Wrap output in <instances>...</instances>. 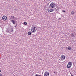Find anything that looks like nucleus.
I'll return each instance as SVG.
<instances>
[{
  "label": "nucleus",
  "mask_w": 76,
  "mask_h": 76,
  "mask_svg": "<svg viewBox=\"0 0 76 76\" xmlns=\"http://www.w3.org/2000/svg\"><path fill=\"white\" fill-rule=\"evenodd\" d=\"M61 60H63L65 59V56L64 55H61Z\"/></svg>",
  "instance_id": "6"
},
{
  "label": "nucleus",
  "mask_w": 76,
  "mask_h": 76,
  "mask_svg": "<svg viewBox=\"0 0 76 76\" xmlns=\"http://www.w3.org/2000/svg\"><path fill=\"white\" fill-rule=\"evenodd\" d=\"M74 13H75V12L74 11L72 12L71 13V15H74Z\"/></svg>",
  "instance_id": "13"
},
{
  "label": "nucleus",
  "mask_w": 76,
  "mask_h": 76,
  "mask_svg": "<svg viewBox=\"0 0 76 76\" xmlns=\"http://www.w3.org/2000/svg\"><path fill=\"white\" fill-rule=\"evenodd\" d=\"M59 20H61V18H59Z\"/></svg>",
  "instance_id": "19"
},
{
  "label": "nucleus",
  "mask_w": 76,
  "mask_h": 76,
  "mask_svg": "<svg viewBox=\"0 0 76 76\" xmlns=\"http://www.w3.org/2000/svg\"><path fill=\"white\" fill-rule=\"evenodd\" d=\"M0 72H1V70H0Z\"/></svg>",
  "instance_id": "23"
},
{
  "label": "nucleus",
  "mask_w": 76,
  "mask_h": 76,
  "mask_svg": "<svg viewBox=\"0 0 76 76\" xmlns=\"http://www.w3.org/2000/svg\"><path fill=\"white\" fill-rule=\"evenodd\" d=\"M0 76H2V74H0Z\"/></svg>",
  "instance_id": "18"
},
{
  "label": "nucleus",
  "mask_w": 76,
  "mask_h": 76,
  "mask_svg": "<svg viewBox=\"0 0 76 76\" xmlns=\"http://www.w3.org/2000/svg\"><path fill=\"white\" fill-rule=\"evenodd\" d=\"M47 11H48V12L50 13V12H53V11H54V9H51L50 10H48Z\"/></svg>",
  "instance_id": "8"
},
{
  "label": "nucleus",
  "mask_w": 76,
  "mask_h": 76,
  "mask_svg": "<svg viewBox=\"0 0 76 76\" xmlns=\"http://www.w3.org/2000/svg\"><path fill=\"white\" fill-rule=\"evenodd\" d=\"M59 60H61V59H60Z\"/></svg>",
  "instance_id": "22"
},
{
  "label": "nucleus",
  "mask_w": 76,
  "mask_h": 76,
  "mask_svg": "<svg viewBox=\"0 0 76 76\" xmlns=\"http://www.w3.org/2000/svg\"><path fill=\"white\" fill-rule=\"evenodd\" d=\"M54 73L55 74L56 73V72H54Z\"/></svg>",
  "instance_id": "24"
},
{
  "label": "nucleus",
  "mask_w": 76,
  "mask_h": 76,
  "mask_svg": "<svg viewBox=\"0 0 76 76\" xmlns=\"http://www.w3.org/2000/svg\"><path fill=\"white\" fill-rule=\"evenodd\" d=\"M11 22H12V23H13L14 25H15V24L16 23V22L15 21V20H12L11 21Z\"/></svg>",
  "instance_id": "9"
},
{
  "label": "nucleus",
  "mask_w": 76,
  "mask_h": 76,
  "mask_svg": "<svg viewBox=\"0 0 76 76\" xmlns=\"http://www.w3.org/2000/svg\"><path fill=\"white\" fill-rule=\"evenodd\" d=\"M71 76H73V75H72V74H71Z\"/></svg>",
  "instance_id": "20"
},
{
  "label": "nucleus",
  "mask_w": 76,
  "mask_h": 76,
  "mask_svg": "<svg viewBox=\"0 0 76 76\" xmlns=\"http://www.w3.org/2000/svg\"><path fill=\"white\" fill-rule=\"evenodd\" d=\"M71 35L72 37H74V34L73 33H72L71 34Z\"/></svg>",
  "instance_id": "12"
},
{
  "label": "nucleus",
  "mask_w": 76,
  "mask_h": 76,
  "mask_svg": "<svg viewBox=\"0 0 76 76\" xmlns=\"http://www.w3.org/2000/svg\"><path fill=\"white\" fill-rule=\"evenodd\" d=\"M63 12H64V13L65 12V10H63Z\"/></svg>",
  "instance_id": "17"
},
{
  "label": "nucleus",
  "mask_w": 76,
  "mask_h": 76,
  "mask_svg": "<svg viewBox=\"0 0 76 76\" xmlns=\"http://www.w3.org/2000/svg\"><path fill=\"white\" fill-rule=\"evenodd\" d=\"M11 19H14V16H11Z\"/></svg>",
  "instance_id": "14"
},
{
  "label": "nucleus",
  "mask_w": 76,
  "mask_h": 76,
  "mask_svg": "<svg viewBox=\"0 0 76 76\" xmlns=\"http://www.w3.org/2000/svg\"><path fill=\"white\" fill-rule=\"evenodd\" d=\"M6 31L8 32H9V33L13 32V28L12 26H10L9 28L8 29L6 30Z\"/></svg>",
  "instance_id": "1"
},
{
  "label": "nucleus",
  "mask_w": 76,
  "mask_h": 76,
  "mask_svg": "<svg viewBox=\"0 0 76 76\" xmlns=\"http://www.w3.org/2000/svg\"><path fill=\"white\" fill-rule=\"evenodd\" d=\"M56 6V4L52 3L50 4V7L51 8H54Z\"/></svg>",
  "instance_id": "3"
},
{
  "label": "nucleus",
  "mask_w": 76,
  "mask_h": 76,
  "mask_svg": "<svg viewBox=\"0 0 76 76\" xmlns=\"http://www.w3.org/2000/svg\"><path fill=\"white\" fill-rule=\"evenodd\" d=\"M1 22L0 21V23H1Z\"/></svg>",
  "instance_id": "25"
},
{
  "label": "nucleus",
  "mask_w": 76,
  "mask_h": 76,
  "mask_svg": "<svg viewBox=\"0 0 76 76\" xmlns=\"http://www.w3.org/2000/svg\"><path fill=\"white\" fill-rule=\"evenodd\" d=\"M24 24L26 25H27V23H26V22H24Z\"/></svg>",
  "instance_id": "15"
},
{
  "label": "nucleus",
  "mask_w": 76,
  "mask_h": 76,
  "mask_svg": "<svg viewBox=\"0 0 76 76\" xmlns=\"http://www.w3.org/2000/svg\"><path fill=\"white\" fill-rule=\"evenodd\" d=\"M70 74H71V75H72V73H71V72H70Z\"/></svg>",
  "instance_id": "21"
},
{
  "label": "nucleus",
  "mask_w": 76,
  "mask_h": 76,
  "mask_svg": "<svg viewBox=\"0 0 76 76\" xmlns=\"http://www.w3.org/2000/svg\"><path fill=\"white\" fill-rule=\"evenodd\" d=\"M37 31V28L35 27H33L31 29V31L32 32H35Z\"/></svg>",
  "instance_id": "4"
},
{
  "label": "nucleus",
  "mask_w": 76,
  "mask_h": 76,
  "mask_svg": "<svg viewBox=\"0 0 76 76\" xmlns=\"http://www.w3.org/2000/svg\"><path fill=\"white\" fill-rule=\"evenodd\" d=\"M72 66V63L71 62H69L68 64L67 65V67L68 69H70V68Z\"/></svg>",
  "instance_id": "2"
},
{
  "label": "nucleus",
  "mask_w": 76,
  "mask_h": 76,
  "mask_svg": "<svg viewBox=\"0 0 76 76\" xmlns=\"http://www.w3.org/2000/svg\"><path fill=\"white\" fill-rule=\"evenodd\" d=\"M67 49L69 50H72V47L70 46H68Z\"/></svg>",
  "instance_id": "10"
},
{
  "label": "nucleus",
  "mask_w": 76,
  "mask_h": 76,
  "mask_svg": "<svg viewBox=\"0 0 76 76\" xmlns=\"http://www.w3.org/2000/svg\"><path fill=\"white\" fill-rule=\"evenodd\" d=\"M35 76H41V75H38V74H36L35 75Z\"/></svg>",
  "instance_id": "16"
},
{
  "label": "nucleus",
  "mask_w": 76,
  "mask_h": 76,
  "mask_svg": "<svg viewBox=\"0 0 76 76\" xmlns=\"http://www.w3.org/2000/svg\"><path fill=\"white\" fill-rule=\"evenodd\" d=\"M2 19L3 20H7V16L4 15L3 16Z\"/></svg>",
  "instance_id": "7"
},
{
  "label": "nucleus",
  "mask_w": 76,
  "mask_h": 76,
  "mask_svg": "<svg viewBox=\"0 0 76 76\" xmlns=\"http://www.w3.org/2000/svg\"><path fill=\"white\" fill-rule=\"evenodd\" d=\"M50 76V74L48 72H46L44 73V76Z\"/></svg>",
  "instance_id": "5"
},
{
  "label": "nucleus",
  "mask_w": 76,
  "mask_h": 76,
  "mask_svg": "<svg viewBox=\"0 0 76 76\" xmlns=\"http://www.w3.org/2000/svg\"><path fill=\"white\" fill-rule=\"evenodd\" d=\"M28 35H31V32L28 31Z\"/></svg>",
  "instance_id": "11"
}]
</instances>
